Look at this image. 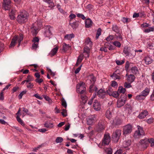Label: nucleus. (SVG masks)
<instances>
[{
	"label": "nucleus",
	"instance_id": "obj_1",
	"mask_svg": "<svg viewBox=\"0 0 154 154\" xmlns=\"http://www.w3.org/2000/svg\"><path fill=\"white\" fill-rule=\"evenodd\" d=\"M29 16L28 13L26 11H21L17 16V20L19 23H24L27 21Z\"/></svg>",
	"mask_w": 154,
	"mask_h": 154
},
{
	"label": "nucleus",
	"instance_id": "obj_2",
	"mask_svg": "<svg viewBox=\"0 0 154 154\" xmlns=\"http://www.w3.org/2000/svg\"><path fill=\"white\" fill-rule=\"evenodd\" d=\"M151 144V146L154 147V139L146 138L140 141V146L142 149H145L147 148L148 145V143Z\"/></svg>",
	"mask_w": 154,
	"mask_h": 154
},
{
	"label": "nucleus",
	"instance_id": "obj_3",
	"mask_svg": "<svg viewBox=\"0 0 154 154\" xmlns=\"http://www.w3.org/2000/svg\"><path fill=\"white\" fill-rule=\"evenodd\" d=\"M23 36L22 34H20V36H15L12 39L11 43L9 46V48H11L14 47L16 43H19L18 46H19L21 41L23 40Z\"/></svg>",
	"mask_w": 154,
	"mask_h": 154
},
{
	"label": "nucleus",
	"instance_id": "obj_4",
	"mask_svg": "<svg viewBox=\"0 0 154 154\" xmlns=\"http://www.w3.org/2000/svg\"><path fill=\"white\" fill-rule=\"evenodd\" d=\"M38 23V21H37V23L33 24L31 26V32L33 35H36L37 34L38 29L41 28V23H40L38 25L37 27L36 26V25Z\"/></svg>",
	"mask_w": 154,
	"mask_h": 154
},
{
	"label": "nucleus",
	"instance_id": "obj_5",
	"mask_svg": "<svg viewBox=\"0 0 154 154\" xmlns=\"http://www.w3.org/2000/svg\"><path fill=\"white\" fill-rule=\"evenodd\" d=\"M121 134V131L119 130H116L112 134V138L115 142H117L119 140Z\"/></svg>",
	"mask_w": 154,
	"mask_h": 154
},
{
	"label": "nucleus",
	"instance_id": "obj_6",
	"mask_svg": "<svg viewBox=\"0 0 154 154\" xmlns=\"http://www.w3.org/2000/svg\"><path fill=\"white\" fill-rule=\"evenodd\" d=\"M77 91L80 94H83L86 91L85 84L83 82H81L76 86Z\"/></svg>",
	"mask_w": 154,
	"mask_h": 154
},
{
	"label": "nucleus",
	"instance_id": "obj_7",
	"mask_svg": "<svg viewBox=\"0 0 154 154\" xmlns=\"http://www.w3.org/2000/svg\"><path fill=\"white\" fill-rule=\"evenodd\" d=\"M137 127L138 130L135 131L134 134V137L135 138L140 137L144 135L143 128L139 126H138Z\"/></svg>",
	"mask_w": 154,
	"mask_h": 154
},
{
	"label": "nucleus",
	"instance_id": "obj_8",
	"mask_svg": "<svg viewBox=\"0 0 154 154\" xmlns=\"http://www.w3.org/2000/svg\"><path fill=\"white\" fill-rule=\"evenodd\" d=\"M45 29L46 30L44 33V35L45 37L50 38L52 35V31L53 30V28L50 26L48 25L46 26Z\"/></svg>",
	"mask_w": 154,
	"mask_h": 154
},
{
	"label": "nucleus",
	"instance_id": "obj_9",
	"mask_svg": "<svg viewBox=\"0 0 154 154\" xmlns=\"http://www.w3.org/2000/svg\"><path fill=\"white\" fill-rule=\"evenodd\" d=\"M110 142V137L108 133H105L102 140V144L103 145H108Z\"/></svg>",
	"mask_w": 154,
	"mask_h": 154
},
{
	"label": "nucleus",
	"instance_id": "obj_10",
	"mask_svg": "<svg viewBox=\"0 0 154 154\" xmlns=\"http://www.w3.org/2000/svg\"><path fill=\"white\" fill-rule=\"evenodd\" d=\"M12 7L10 0H3V8L5 10H8Z\"/></svg>",
	"mask_w": 154,
	"mask_h": 154
},
{
	"label": "nucleus",
	"instance_id": "obj_11",
	"mask_svg": "<svg viewBox=\"0 0 154 154\" xmlns=\"http://www.w3.org/2000/svg\"><path fill=\"white\" fill-rule=\"evenodd\" d=\"M126 96L125 95L122 97V95L119 99H118L117 102V107L120 108L123 106L125 103L126 100Z\"/></svg>",
	"mask_w": 154,
	"mask_h": 154
},
{
	"label": "nucleus",
	"instance_id": "obj_12",
	"mask_svg": "<svg viewBox=\"0 0 154 154\" xmlns=\"http://www.w3.org/2000/svg\"><path fill=\"white\" fill-rule=\"evenodd\" d=\"M132 130V127L131 125L128 124L125 125L123 129V134L126 135L131 133Z\"/></svg>",
	"mask_w": 154,
	"mask_h": 154
},
{
	"label": "nucleus",
	"instance_id": "obj_13",
	"mask_svg": "<svg viewBox=\"0 0 154 154\" xmlns=\"http://www.w3.org/2000/svg\"><path fill=\"white\" fill-rule=\"evenodd\" d=\"M32 48L33 49H36L38 47L39 39L37 37H34L32 40Z\"/></svg>",
	"mask_w": 154,
	"mask_h": 154
},
{
	"label": "nucleus",
	"instance_id": "obj_14",
	"mask_svg": "<svg viewBox=\"0 0 154 154\" xmlns=\"http://www.w3.org/2000/svg\"><path fill=\"white\" fill-rule=\"evenodd\" d=\"M107 94L106 92L103 89H100L97 92V95L100 99H103Z\"/></svg>",
	"mask_w": 154,
	"mask_h": 154
},
{
	"label": "nucleus",
	"instance_id": "obj_15",
	"mask_svg": "<svg viewBox=\"0 0 154 154\" xmlns=\"http://www.w3.org/2000/svg\"><path fill=\"white\" fill-rule=\"evenodd\" d=\"M105 122L103 121H100L98 123L97 131H101L104 130L105 128Z\"/></svg>",
	"mask_w": 154,
	"mask_h": 154
},
{
	"label": "nucleus",
	"instance_id": "obj_16",
	"mask_svg": "<svg viewBox=\"0 0 154 154\" xmlns=\"http://www.w3.org/2000/svg\"><path fill=\"white\" fill-rule=\"evenodd\" d=\"M123 52L126 56L131 57H134L136 55L135 53L131 54L128 51V47H125L123 50Z\"/></svg>",
	"mask_w": 154,
	"mask_h": 154
},
{
	"label": "nucleus",
	"instance_id": "obj_17",
	"mask_svg": "<svg viewBox=\"0 0 154 154\" xmlns=\"http://www.w3.org/2000/svg\"><path fill=\"white\" fill-rule=\"evenodd\" d=\"M90 53V48L88 46H85L84 48V51L82 54L85 58L88 57Z\"/></svg>",
	"mask_w": 154,
	"mask_h": 154
},
{
	"label": "nucleus",
	"instance_id": "obj_18",
	"mask_svg": "<svg viewBox=\"0 0 154 154\" xmlns=\"http://www.w3.org/2000/svg\"><path fill=\"white\" fill-rule=\"evenodd\" d=\"M93 107L96 111L99 110L101 108V105L100 103L96 100L94 101L93 104Z\"/></svg>",
	"mask_w": 154,
	"mask_h": 154
},
{
	"label": "nucleus",
	"instance_id": "obj_19",
	"mask_svg": "<svg viewBox=\"0 0 154 154\" xmlns=\"http://www.w3.org/2000/svg\"><path fill=\"white\" fill-rule=\"evenodd\" d=\"M148 115V112L146 110H144L141 112L138 116V118L141 119L145 118Z\"/></svg>",
	"mask_w": 154,
	"mask_h": 154
},
{
	"label": "nucleus",
	"instance_id": "obj_20",
	"mask_svg": "<svg viewBox=\"0 0 154 154\" xmlns=\"http://www.w3.org/2000/svg\"><path fill=\"white\" fill-rule=\"evenodd\" d=\"M20 108L17 112L16 113V115H17L16 117V119L17 121L19 123L22 125L24 126L25 124L22 120L20 118V116L18 115L20 113Z\"/></svg>",
	"mask_w": 154,
	"mask_h": 154
},
{
	"label": "nucleus",
	"instance_id": "obj_21",
	"mask_svg": "<svg viewBox=\"0 0 154 154\" xmlns=\"http://www.w3.org/2000/svg\"><path fill=\"white\" fill-rule=\"evenodd\" d=\"M96 120L95 116L93 115L91 116L87 120L88 124L92 125Z\"/></svg>",
	"mask_w": 154,
	"mask_h": 154
},
{
	"label": "nucleus",
	"instance_id": "obj_22",
	"mask_svg": "<svg viewBox=\"0 0 154 154\" xmlns=\"http://www.w3.org/2000/svg\"><path fill=\"white\" fill-rule=\"evenodd\" d=\"M85 23L86 27L88 28L92 26L93 22L90 18H88L85 20Z\"/></svg>",
	"mask_w": 154,
	"mask_h": 154
},
{
	"label": "nucleus",
	"instance_id": "obj_23",
	"mask_svg": "<svg viewBox=\"0 0 154 154\" xmlns=\"http://www.w3.org/2000/svg\"><path fill=\"white\" fill-rule=\"evenodd\" d=\"M71 49V46L69 44H66L65 43H64L63 45L62 51L63 52H66L67 51Z\"/></svg>",
	"mask_w": 154,
	"mask_h": 154
},
{
	"label": "nucleus",
	"instance_id": "obj_24",
	"mask_svg": "<svg viewBox=\"0 0 154 154\" xmlns=\"http://www.w3.org/2000/svg\"><path fill=\"white\" fill-rule=\"evenodd\" d=\"M126 89L125 88H123V87L119 86V87L117 91L119 94H122L121 96L122 95V97H123L125 95L126 96V95L124 94V93L126 91Z\"/></svg>",
	"mask_w": 154,
	"mask_h": 154
},
{
	"label": "nucleus",
	"instance_id": "obj_25",
	"mask_svg": "<svg viewBox=\"0 0 154 154\" xmlns=\"http://www.w3.org/2000/svg\"><path fill=\"white\" fill-rule=\"evenodd\" d=\"M131 143V141L130 140H128L123 142L122 146L123 147L125 148H128V149L129 148L128 147L130 146Z\"/></svg>",
	"mask_w": 154,
	"mask_h": 154
},
{
	"label": "nucleus",
	"instance_id": "obj_26",
	"mask_svg": "<svg viewBox=\"0 0 154 154\" xmlns=\"http://www.w3.org/2000/svg\"><path fill=\"white\" fill-rule=\"evenodd\" d=\"M58 49V47L57 46H56L53 48L50 52L49 54V55L51 57L54 56L57 52Z\"/></svg>",
	"mask_w": 154,
	"mask_h": 154
},
{
	"label": "nucleus",
	"instance_id": "obj_27",
	"mask_svg": "<svg viewBox=\"0 0 154 154\" xmlns=\"http://www.w3.org/2000/svg\"><path fill=\"white\" fill-rule=\"evenodd\" d=\"M146 64L148 65L151 64L153 60L149 56L146 57L144 59Z\"/></svg>",
	"mask_w": 154,
	"mask_h": 154
},
{
	"label": "nucleus",
	"instance_id": "obj_28",
	"mask_svg": "<svg viewBox=\"0 0 154 154\" xmlns=\"http://www.w3.org/2000/svg\"><path fill=\"white\" fill-rule=\"evenodd\" d=\"M84 56L83 54H81L79 56L75 65L76 66H78L79 64L82 61Z\"/></svg>",
	"mask_w": 154,
	"mask_h": 154
},
{
	"label": "nucleus",
	"instance_id": "obj_29",
	"mask_svg": "<svg viewBox=\"0 0 154 154\" xmlns=\"http://www.w3.org/2000/svg\"><path fill=\"white\" fill-rule=\"evenodd\" d=\"M74 37L75 35L73 33L67 34L64 36V39L66 40H70Z\"/></svg>",
	"mask_w": 154,
	"mask_h": 154
},
{
	"label": "nucleus",
	"instance_id": "obj_30",
	"mask_svg": "<svg viewBox=\"0 0 154 154\" xmlns=\"http://www.w3.org/2000/svg\"><path fill=\"white\" fill-rule=\"evenodd\" d=\"M44 2L47 3L49 5V7L52 8L54 7L53 0H42Z\"/></svg>",
	"mask_w": 154,
	"mask_h": 154
},
{
	"label": "nucleus",
	"instance_id": "obj_31",
	"mask_svg": "<svg viewBox=\"0 0 154 154\" xmlns=\"http://www.w3.org/2000/svg\"><path fill=\"white\" fill-rule=\"evenodd\" d=\"M150 92L149 88H146L145 89L143 90L141 93L143 94L144 96L145 97L148 95Z\"/></svg>",
	"mask_w": 154,
	"mask_h": 154
},
{
	"label": "nucleus",
	"instance_id": "obj_32",
	"mask_svg": "<svg viewBox=\"0 0 154 154\" xmlns=\"http://www.w3.org/2000/svg\"><path fill=\"white\" fill-rule=\"evenodd\" d=\"M105 115L107 119H110L112 116V113L109 109H108L106 111Z\"/></svg>",
	"mask_w": 154,
	"mask_h": 154
},
{
	"label": "nucleus",
	"instance_id": "obj_33",
	"mask_svg": "<svg viewBox=\"0 0 154 154\" xmlns=\"http://www.w3.org/2000/svg\"><path fill=\"white\" fill-rule=\"evenodd\" d=\"M15 11L14 10H12L9 13V16L10 19L11 20H14L15 17Z\"/></svg>",
	"mask_w": 154,
	"mask_h": 154
},
{
	"label": "nucleus",
	"instance_id": "obj_34",
	"mask_svg": "<svg viewBox=\"0 0 154 154\" xmlns=\"http://www.w3.org/2000/svg\"><path fill=\"white\" fill-rule=\"evenodd\" d=\"M88 79L90 80L92 84H94L96 80V78L94 76L93 74H91L89 75L88 77Z\"/></svg>",
	"mask_w": 154,
	"mask_h": 154
},
{
	"label": "nucleus",
	"instance_id": "obj_35",
	"mask_svg": "<svg viewBox=\"0 0 154 154\" xmlns=\"http://www.w3.org/2000/svg\"><path fill=\"white\" fill-rule=\"evenodd\" d=\"M69 24L73 29H75L78 26V22L75 21L72 23H70Z\"/></svg>",
	"mask_w": 154,
	"mask_h": 154
},
{
	"label": "nucleus",
	"instance_id": "obj_36",
	"mask_svg": "<svg viewBox=\"0 0 154 154\" xmlns=\"http://www.w3.org/2000/svg\"><path fill=\"white\" fill-rule=\"evenodd\" d=\"M85 42L86 45L90 47H91L92 45V43L89 38H88L86 39Z\"/></svg>",
	"mask_w": 154,
	"mask_h": 154
},
{
	"label": "nucleus",
	"instance_id": "obj_37",
	"mask_svg": "<svg viewBox=\"0 0 154 154\" xmlns=\"http://www.w3.org/2000/svg\"><path fill=\"white\" fill-rule=\"evenodd\" d=\"M132 72L134 74H137L139 73V71L137 67L134 66L132 67L131 69Z\"/></svg>",
	"mask_w": 154,
	"mask_h": 154
},
{
	"label": "nucleus",
	"instance_id": "obj_38",
	"mask_svg": "<svg viewBox=\"0 0 154 154\" xmlns=\"http://www.w3.org/2000/svg\"><path fill=\"white\" fill-rule=\"evenodd\" d=\"M134 76L133 75L131 74L128 76L127 80L129 82H132L134 81Z\"/></svg>",
	"mask_w": 154,
	"mask_h": 154
},
{
	"label": "nucleus",
	"instance_id": "obj_39",
	"mask_svg": "<svg viewBox=\"0 0 154 154\" xmlns=\"http://www.w3.org/2000/svg\"><path fill=\"white\" fill-rule=\"evenodd\" d=\"M44 125L45 127L48 128H51L53 127V123L48 122H45L44 124Z\"/></svg>",
	"mask_w": 154,
	"mask_h": 154
},
{
	"label": "nucleus",
	"instance_id": "obj_40",
	"mask_svg": "<svg viewBox=\"0 0 154 154\" xmlns=\"http://www.w3.org/2000/svg\"><path fill=\"white\" fill-rule=\"evenodd\" d=\"M145 97L141 93V94L137 96L136 97V99L137 100H142L144 99Z\"/></svg>",
	"mask_w": 154,
	"mask_h": 154
},
{
	"label": "nucleus",
	"instance_id": "obj_41",
	"mask_svg": "<svg viewBox=\"0 0 154 154\" xmlns=\"http://www.w3.org/2000/svg\"><path fill=\"white\" fill-rule=\"evenodd\" d=\"M44 145V144H41L38 146L37 147H35L34 148H33L32 149V151L34 152H37L39 149L43 147Z\"/></svg>",
	"mask_w": 154,
	"mask_h": 154
},
{
	"label": "nucleus",
	"instance_id": "obj_42",
	"mask_svg": "<svg viewBox=\"0 0 154 154\" xmlns=\"http://www.w3.org/2000/svg\"><path fill=\"white\" fill-rule=\"evenodd\" d=\"M154 31V26L150 27L149 28L146 29L145 30L144 32L146 33H149L151 32Z\"/></svg>",
	"mask_w": 154,
	"mask_h": 154
},
{
	"label": "nucleus",
	"instance_id": "obj_43",
	"mask_svg": "<svg viewBox=\"0 0 154 154\" xmlns=\"http://www.w3.org/2000/svg\"><path fill=\"white\" fill-rule=\"evenodd\" d=\"M27 92V91L26 90L22 91L19 94L18 96V98L20 100L22 99V96L25 94Z\"/></svg>",
	"mask_w": 154,
	"mask_h": 154
},
{
	"label": "nucleus",
	"instance_id": "obj_44",
	"mask_svg": "<svg viewBox=\"0 0 154 154\" xmlns=\"http://www.w3.org/2000/svg\"><path fill=\"white\" fill-rule=\"evenodd\" d=\"M147 47L149 49H152L153 47L152 43L150 42H148L147 43Z\"/></svg>",
	"mask_w": 154,
	"mask_h": 154
},
{
	"label": "nucleus",
	"instance_id": "obj_45",
	"mask_svg": "<svg viewBox=\"0 0 154 154\" xmlns=\"http://www.w3.org/2000/svg\"><path fill=\"white\" fill-rule=\"evenodd\" d=\"M63 140L62 137H57L55 140V142L57 143H61L63 141Z\"/></svg>",
	"mask_w": 154,
	"mask_h": 154
},
{
	"label": "nucleus",
	"instance_id": "obj_46",
	"mask_svg": "<svg viewBox=\"0 0 154 154\" xmlns=\"http://www.w3.org/2000/svg\"><path fill=\"white\" fill-rule=\"evenodd\" d=\"M94 85H92L90 86L89 91L90 92H92V91H96L97 90V88L96 86H94L93 88Z\"/></svg>",
	"mask_w": 154,
	"mask_h": 154
},
{
	"label": "nucleus",
	"instance_id": "obj_47",
	"mask_svg": "<svg viewBox=\"0 0 154 154\" xmlns=\"http://www.w3.org/2000/svg\"><path fill=\"white\" fill-rule=\"evenodd\" d=\"M119 95L118 91H114L113 92L112 96L114 97L117 98L119 97Z\"/></svg>",
	"mask_w": 154,
	"mask_h": 154
},
{
	"label": "nucleus",
	"instance_id": "obj_48",
	"mask_svg": "<svg viewBox=\"0 0 154 154\" xmlns=\"http://www.w3.org/2000/svg\"><path fill=\"white\" fill-rule=\"evenodd\" d=\"M122 21L124 23H126L130 22L131 21V20L129 18H128L125 17H123L122 19Z\"/></svg>",
	"mask_w": 154,
	"mask_h": 154
},
{
	"label": "nucleus",
	"instance_id": "obj_49",
	"mask_svg": "<svg viewBox=\"0 0 154 154\" xmlns=\"http://www.w3.org/2000/svg\"><path fill=\"white\" fill-rule=\"evenodd\" d=\"M107 47L106 45H105L104 46L100 48V50L101 51H103L105 52H107L108 51Z\"/></svg>",
	"mask_w": 154,
	"mask_h": 154
},
{
	"label": "nucleus",
	"instance_id": "obj_50",
	"mask_svg": "<svg viewBox=\"0 0 154 154\" xmlns=\"http://www.w3.org/2000/svg\"><path fill=\"white\" fill-rule=\"evenodd\" d=\"M101 29L100 28H99L97 32L96 35V39L98 38L99 36L101 35Z\"/></svg>",
	"mask_w": 154,
	"mask_h": 154
},
{
	"label": "nucleus",
	"instance_id": "obj_51",
	"mask_svg": "<svg viewBox=\"0 0 154 154\" xmlns=\"http://www.w3.org/2000/svg\"><path fill=\"white\" fill-rule=\"evenodd\" d=\"M27 79L26 80V82H29L31 81H33L34 80V79L33 78L32 76L29 75L27 78Z\"/></svg>",
	"mask_w": 154,
	"mask_h": 154
},
{
	"label": "nucleus",
	"instance_id": "obj_52",
	"mask_svg": "<svg viewBox=\"0 0 154 154\" xmlns=\"http://www.w3.org/2000/svg\"><path fill=\"white\" fill-rule=\"evenodd\" d=\"M112 44L115 46L119 48H120L121 46V44L118 41L114 42H112Z\"/></svg>",
	"mask_w": 154,
	"mask_h": 154
},
{
	"label": "nucleus",
	"instance_id": "obj_53",
	"mask_svg": "<svg viewBox=\"0 0 154 154\" xmlns=\"http://www.w3.org/2000/svg\"><path fill=\"white\" fill-rule=\"evenodd\" d=\"M112 29L113 31L116 32H119V29L118 27L116 25H113Z\"/></svg>",
	"mask_w": 154,
	"mask_h": 154
},
{
	"label": "nucleus",
	"instance_id": "obj_54",
	"mask_svg": "<svg viewBox=\"0 0 154 154\" xmlns=\"http://www.w3.org/2000/svg\"><path fill=\"white\" fill-rule=\"evenodd\" d=\"M61 113L63 116L66 117L67 116V111L66 109H63Z\"/></svg>",
	"mask_w": 154,
	"mask_h": 154
},
{
	"label": "nucleus",
	"instance_id": "obj_55",
	"mask_svg": "<svg viewBox=\"0 0 154 154\" xmlns=\"http://www.w3.org/2000/svg\"><path fill=\"white\" fill-rule=\"evenodd\" d=\"M77 16L78 17L81 18L83 20H85V17L84 16V15L82 14L78 13L77 14Z\"/></svg>",
	"mask_w": 154,
	"mask_h": 154
},
{
	"label": "nucleus",
	"instance_id": "obj_56",
	"mask_svg": "<svg viewBox=\"0 0 154 154\" xmlns=\"http://www.w3.org/2000/svg\"><path fill=\"white\" fill-rule=\"evenodd\" d=\"M47 69L48 70V71L49 74H50V75L54 76L55 75V73L54 72H53L51 69H49L48 67H47Z\"/></svg>",
	"mask_w": 154,
	"mask_h": 154
},
{
	"label": "nucleus",
	"instance_id": "obj_57",
	"mask_svg": "<svg viewBox=\"0 0 154 154\" xmlns=\"http://www.w3.org/2000/svg\"><path fill=\"white\" fill-rule=\"evenodd\" d=\"M111 77L113 78L114 79H119L120 78L119 76L115 73H113V75L111 76Z\"/></svg>",
	"mask_w": 154,
	"mask_h": 154
},
{
	"label": "nucleus",
	"instance_id": "obj_58",
	"mask_svg": "<svg viewBox=\"0 0 154 154\" xmlns=\"http://www.w3.org/2000/svg\"><path fill=\"white\" fill-rule=\"evenodd\" d=\"M34 86V84L31 82H29L27 85V87L29 89L32 88Z\"/></svg>",
	"mask_w": 154,
	"mask_h": 154
},
{
	"label": "nucleus",
	"instance_id": "obj_59",
	"mask_svg": "<svg viewBox=\"0 0 154 154\" xmlns=\"http://www.w3.org/2000/svg\"><path fill=\"white\" fill-rule=\"evenodd\" d=\"M150 25L146 23H144L141 25V26L143 28L148 27Z\"/></svg>",
	"mask_w": 154,
	"mask_h": 154
},
{
	"label": "nucleus",
	"instance_id": "obj_60",
	"mask_svg": "<svg viewBox=\"0 0 154 154\" xmlns=\"http://www.w3.org/2000/svg\"><path fill=\"white\" fill-rule=\"evenodd\" d=\"M111 85L112 87H117L118 86L117 83L115 81H112Z\"/></svg>",
	"mask_w": 154,
	"mask_h": 154
},
{
	"label": "nucleus",
	"instance_id": "obj_61",
	"mask_svg": "<svg viewBox=\"0 0 154 154\" xmlns=\"http://www.w3.org/2000/svg\"><path fill=\"white\" fill-rule=\"evenodd\" d=\"M124 86V87L126 88H129L131 87V85L130 83H128L127 82H125V83Z\"/></svg>",
	"mask_w": 154,
	"mask_h": 154
},
{
	"label": "nucleus",
	"instance_id": "obj_62",
	"mask_svg": "<svg viewBox=\"0 0 154 154\" xmlns=\"http://www.w3.org/2000/svg\"><path fill=\"white\" fill-rule=\"evenodd\" d=\"M113 36L110 35L106 38V40L108 42H109L113 40Z\"/></svg>",
	"mask_w": 154,
	"mask_h": 154
},
{
	"label": "nucleus",
	"instance_id": "obj_63",
	"mask_svg": "<svg viewBox=\"0 0 154 154\" xmlns=\"http://www.w3.org/2000/svg\"><path fill=\"white\" fill-rule=\"evenodd\" d=\"M42 96L46 100L49 102H50L51 100L50 98L47 95H43Z\"/></svg>",
	"mask_w": 154,
	"mask_h": 154
},
{
	"label": "nucleus",
	"instance_id": "obj_64",
	"mask_svg": "<svg viewBox=\"0 0 154 154\" xmlns=\"http://www.w3.org/2000/svg\"><path fill=\"white\" fill-rule=\"evenodd\" d=\"M116 63L117 65H120L123 64L124 63V60L120 61L119 60H117L116 61Z\"/></svg>",
	"mask_w": 154,
	"mask_h": 154
}]
</instances>
